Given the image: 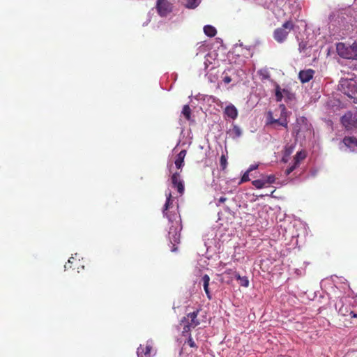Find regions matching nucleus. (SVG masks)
Returning a JSON list of instances; mask_svg holds the SVG:
<instances>
[{
	"label": "nucleus",
	"instance_id": "obj_1",
	"mask_svg": "<svg viewBox=\"0 0 357 357\" xmlns=\"http://www.w3.org/2000/svg\"><path fill=\"white\" fill-rule=\"evenodd\" d=\"M339 90L354 102H357V82L352 79H342L338 86Z\"/></svg>",
	"mask_w": 357,
	"mask_h": 357
},
{
	"label": "nucleus",
	"instance_id": "obj_2",
	"mask_svg": "<svg viewBox=\"0 0 357 357\" xmlns=\"http://www.w3.org/2000/svg\"><path fill=\"white\" fill-rule=\"evenodd\" d=\"M337 54L345 59L357 60V43L351 45H347L344 43H338L336 45Z\"/></svg>",
	"mask_w": 357,
	"mask_h": 357
},
{
	"label": "nucleus",
	"instance_id": "obj_3",
	"mask_svg": "<svg viewBox=\"0 0 357 357\" xmlns=\"http://www.w3.org/2000/svg\"><path fill=\"white\" fill-rule=\"evenodd\" d=\"M294 29V24L291 21L285 22L282 26L276 29L273 33V38L278 43H283L287 38L291 30Z\"/></svg>",
	"mask_w": 357,
	"mask_h": 357
},
{
	"label": "nucleus",
	"instance_id": "obj_4",
	"mask_svg": "<svg viewBox=\"0 0 357 357\" xmlns=\"http://www.w3.org/2000/svg\"><path fill=\"white\" fill-rule=\"evenodd\" d=\"M341 123L347 130L357 128V110L347 112L342 116Z\"/></svg>",
	"mask_w": 357,
	"mask_h": 357
},
{
	"label": "nucleus",
	"instance_id": "obj_5",
	"mask_svg": "<svg viewBox=\"0 0 357 357\" xmlns=\"http://www.w3.org/2000/svg\"><path fill=\"white\" fill-rule=\"evenodd\" d=\"M282 107V110L281 112V116L278 119H274L273 116V114L271 112H268L267 114V125L272 126L274 128H275V125L281 126L285 128L288 127V121L286 116V109L284 105H281Z\"/></svg>",
	"mask_w": 357,
	"mask_h": 357
},
{
	"label": "nucleus",
	"instance_id": "obj_6",
	"mask_svg": "<svg viewBox=\"0 0 357 357\" xmlns=\"http://www.w3.org/2000/svg\"><path fill=\"white\" fill-rule=\"evenodd\" d=\"M155 8L161 17H165L172 11V4L168 0H157Z\"/></svg>",
	"mask_w": 357,
	"mask_h": 357
},
{
	"label": "nucleus",
	"instance_id": "obj_7",
	"mask_svg": "<svg viewBox=\"0 0 357 357\" xmlns=\"http://www.w3.org/2000/svg\"><path fill=\"white\" fill-rule=\"evenodd\" d=\"M176 226H172L169 231V238L170 242L173 243L172 251H176L177 250V247H176L175 243H178L180 241V231L181 230V226L178 225V222H176Z\"/></svg>",
	"mask_w": 357,
	"mask_h": 357
},
{
	"label": "nucleus",
	"instance_id": "obj_8",
	"mask_svg": "<svg viewBox=\"0 0 357 357\" xmlns=\"http://www.w3.org/2000/svg\"><path fill=\"white\" fill-rule=\"evenodd\" d=\"M201 309H197L192 312L188 313L187 316L183 318L181 322L187 323L190 324V326L195 328L200 324L199 320L197 319L198 314L199 313Z\"/></svg>",
	"mask_w": 357,
	"mask_h": 357
},
{
	"label": "nucleus",
	"instance_id": "obj_9",
	"mask_svg": "<svg viewBox=\"0 0 357 357\" xmlns=\"http://www.w3.org/2000/svg\"><path fill=\"white\" fill-rule=\"evenodd\" d=\"M171 181L172 186L177 189L178 192L180 195L184 193L185 188L183 181L181 178L180 172H175L172 175Z\"/></svg>",
	"mask_w": 357,
	"mask_h": 357
},
{
	"label": "nucleus",
	"instance_id": "obj_10",
	"mask_svg": "<svg viewBox=\"0 0 357 357\" xmlns=\"http://www.w3.org/2000/svg\"><path fill=\"white\" fill-rule=\"evenodd\" d=\"M153 347L151 343L147 342L145 344H140L137 348L138 357H151Z\"/></svg>",
	"mask_w": 357,
	"mask_h": 357
},
{
	"label": "nucleus",
	"instance_id": "obj_11",
	"mask_svg": "<svg viewBox=\"0 0 357 357\" xmlns=\"http://www.w3.org/2000/svg\"><path fill=\"white\" fill-rule=\"evenodd\" d=\"M314 74L315 71L313 69L302 70L298 73V79L302 84L307 83L313 78Z\"/></svg>",
	"mask_w": 357,
	"mask_h": 357
},
{
	"label": "nucleus",
	"instance_id": "obj_12",
	"mask_svg": "<svg viewBox=\"0 0 357 357\" xmlns=\"http://www.w3.org/2000/svg\"><path fill=\"white\" fill-rule=\"evenodd\" d=\"M80 260L77 259L76 257H70L68 259V263L65 265L66 268H72L73 270H77V272H79L80 270L84 269V265L81 264Z\"/></svg>",
	"mask_w": 357,
	"mask_h": 357
},
{
	"label": "nucleus",
	"instance_id": "obj_13",
	"mask_svg": "<svg viewBox=\"0 0 357 357\" xmlns=\"http://www.w3.org/2000/svg\"><path fill=\"white\" fill-rule=\"evenodd\" d=\"M167 200L164 206L163 214L166 216L169 221H173L172 217L170 214L168 213L167 210L171 208L173 205V199L171 192L166 193Z\"/></svg>",
	"mask_w": 357,
	"mask_h": 357
},
{
	"label": "nucleus",
	"instance_id": "obj_14",
	"mask_svg": "<svg viewBox=\"0 0 357 357\" xmlns=\"http://www.w3.org/2000/svg\"><path fill=\"white\" fill-rule=\"evenodd\" d=\"M345 146L352 151L357 152V139L354 137H345L343 139Z\"/></svg>",
	"mask_w": 357,
	"mask_h": 357
},
{
	"label": "nucleus",
	"instance_id": "obj_15",
	"mask_svg": "<svg viewBox=\"0 0 357 357\" xmlns=\"http://www.w3.org/2000/svg\"><path fill=\"white\" fill-rule=\"evenodd\" d=\"M224 114L227 117L234 120L237 118L238 113L236 107L234 105L230 104L225 107Z\"/></svg>",
	"mask_w": 357,
	"mask_h": 357
},
{
	"label": "nucleus",
	"instance_id": "obj_16",
	"mask_svg": "<svg viewBox=\"0 0 357 357\" xmlns=\"http://www.w3.org/2000/svg\"><path fill=\"white\" fill-rule=\"evenodd\" d=\"M186 150L183 149L181 150L176 155L174 164L178 169H181L184 166V158L186 155Z\"/></svg>",
	"mask_w": 357,
	"mask_h": 357
},
{
	"label": "nucleus",
	"instance_id": "obj_17",
	"mask_svg": "<svg viewBox=\"0 0 357 357\" xmlns=\"http://www.w3.org/2000/svg\"><path fill=\"white\" fill-rule=\"evenodd\" d=\"M202 281L203 282L204 289L207 296V298L209 300H211L212 298V296H211V291H210L209 287H208L209 282H210V277L208 275L205 274L202 278Z\"/></svg>",
	"mask_w": 357,
	"mask_h": 357
},
{
	"label": "nucleus",
	"instance_id": "obj_18",
	"mask_svg": "<svg viewBox=\"0 0 357 357\" xmlns=\"http://www.w3.org/2000/svg\"><path fill=\"white\" fill-rule=\"evenodd\" d=\"M229 134L233 138H237L241 136V129L236 125H233L232 128L229 130Z\"/></svg>",
	"mask_w": 357,
	"mask_h": 357
},
{
	"label": "nucleus",
	"instance_id": "obj_19",
	"mask_svg": "<svg viewBox=\"0 0 357 357\" xmlns=\"http://www.w3.org/2000/svg\"><path fill=\"white\" fill-rule=\"evenodd\" d=\"M305 158H306V153H305V151H300L297 152V153L294 156V162L298 166L300 162H301V161L304 160Z\"/></svg>",
	"mask_w": 357,
	"mask_h": 357
},
{
	"label": "nucleus",
	"instance_id": "obj_20",
	"mask_svg": "<svg viewBox=\"0 0 357 357\" xmlns=\"http://www.w3.org/2000/svg\"><path fill=\"white\" fill-rule=\"evenodd\" d=\"M234 278L240 281V284L243 287H248L249 286V280L246 276L241 277L238 273H234Z\"/></svg>",
	"mask_w": 357,
	"mask_h": 357
},
{
	"label": "nucleus",
	"instance_id": "obj_21",
	"mask_svg": "<svg viewBox=\"0 0 357 357\" xmlns=\"http://www.w3.org/2000/svg\"><path fill=\"white\" fill-rule=\"evenodd\" d=\"M204 33L209 37H213L217 33V31H216L215 28L211 25L205 26L204 27Z\"/></svg>",
	"mask_w": 357,
	"mask_h": 357
},
{
	"label": "nucleus",
	"instance_id": "obj_22",
	"mask_svg": "<svg viewBox=\"0 0 357 357\" xmlns=\"http://www.w3.org/2000/svg\"><path fill=\"white\" fill-rule=\"evenodd\" d=\"M295 146L296 144L286 145L284 150V157H289L291 154L294 152Z\"/></svg>",
	"mask_w": 357,
	"mask_h": 357
},
{
	"label": "nucleus",
	"instance_id": "obj_23",
	"mask_svg": "<svg viewBox=\"0 0 357 357\" xmlns=\"http://www.w3.org/2000/svg\"><path fill=\"white\" fill-rule=\"evenodd\" d=\"M182 114L187 120H190L191 118V109L188 105H185L182 109Z\"/></svg>",
	"mask_w": 357,
	"mask_h": 357
},
{
	"label": "nucleus",
	"instance_id": "obj_24",
	"mask_svg": "<svg viewBox=\"0 0 357 357\" xmlns=\"http://www.w3.org/2000/svg\"><path fill=\"white\" fill-rule=\"evenodd\" d=\"M349 311H351L349 306L342 305L340 307L338 312L342 316H347L349 315Z\"/></svg>",
	"mask_w": 357,
	"mask_h": 357
},
{
	"label": "nucleus",
	"instance_id": "obj_25",
	"mask_svg": "<svg viewBox=\"0 0 357 357\" xmlns=\"http://www.w3.org/2000/svg\"><path fill=\"white\" fill-rule=\"evenodd\" d=\"M252 184L257 189H261L266 186L264 179H257L252 181Z\"/></svg>",
	"mask_w": 357,
	"mask_h": 357
},
{
	"label": "nucleus",
	"instance_id": "obj_26",
	"mask_svg": "<svg viewBox=\"0 0 357 357\" xmlns=\"http://www.w3.org/2000/svg\"><path fill=\"white\" fill-rule=\"evenodd\" d=\"M200 2L201 0H187L186 7L188 8H195Z\"/></svg>",
	"mask_w": 357,
	"mask_h": 357
},
{
	"label": "nucleus",
	"instance_id": "obj_27",
	"mask_svg": "<svg viewBox=\"0 0 357 357\" xmlns=\"http://www.w3.org/2000/svg\"><path fill=\"white\" fill-rule=\"evenodd\" d=\"M220 165L222 170L226 169L227 167V158L225 155L222 154L220 159Z\"/></svg>",
	"mask_w": 357,
	"mask_h": 357
},
{
	"label": "nucleus",
	"instance_id": "obj_28",
	"mask_svg": "<svg viewBox=\"0 0 357 357\" xmlns=\"http://www.w3.org/2000/svg\"><path fill=\"white\" fill-rule=\"evenodd\" d=\"M283 96L282 94V91L280 86L277 84L275 86V98L277 101H281L282 100Z\"/></svg>",
	"mask_w": 357,
	"mask_h": 357
},
{
	"label": "nucleus",
	"instance_id": "obj_29",
	"mask_svg": "<svg viewBox=\"0 0 357 357\" xmlns=\"http://www.w3.org/2000/svg\"><path fill=\"white\" fill-rule=\"evenodd\" d=\"M265 184H272L275 181V176L273 174H271L263 178Z\"/></svg>",
	"mask_w": 357,
	"mask_h": 357
},
{
	"label": "nucleus",
	"instance_id": "obj_30",
	"mask_svg": "<svg viewBox=\"0 0 357 357\" xmlns=\"http://www.w3.org/2000/svg\"><path fill=\"white\" fill-rule=\"evenodd\" d=\"M184 344H188L190 347L197 349V346L193 340L191 335H189L188 337V340L185 342Z\"/></svg>",
	"mask_w": 357,
	"mask_h": 357
},
{
	"label": "nucleus",
	"instance_id": "obj_31",
	"mask_svg": "<svg viewBox=\"0 0 357 357\" xmlns=\"http://www.w3.org/2000/svg\"><path fill=\"white\" fill-rule=\"evenodd\" d=\"M185 325H184V327H183V331H182V335L183 336H188L190 334V328H192V326H190V324H187V323H184Z\"/></svg>",
	"mask_w": 357,
	"mask_h": 357
},
{
	"label": "nucleus",
	"instance_id": "obj_32",
	"mask_svg": "<svg viewBox=\"0 0 357 357\" xmlns=\"http://www.w3.org/2000/svg\"><path fill=\"white\" fill-rule=\"evenodd\" d=\"M249 173L248 171H246L244 174L242 176L241 181L239 182V184H241L243 183L247 182L250 181L249 178Z\"/></svg>",
	"mask_w": 357,
	"mask_h": 357
},
{
	"label": "nucleus",
	"instance_id": "obj_33",
	"mask_svg": "<svg viewBox=\"0 0 357 357\" xmlns=\"http://www.w3.org/2000/svg\"><path fill=\"white\" fill-rule=\"evenodd\" d=\"M298 167L297 165H296L294 162L292 165L289 166L286 170H285V174L287 176L289 175L296 167Z\"/></svg>",
	"mask_w": 357,
	"mask_h": 357
},
{
	"label": "nucleus",
	"instance_id": "obj_34",
	"mask_svg": "<svg viewBox=\"0 0 357 357\" xmlns=\"http://www.w3.org/2000/svg\"><path fill=\"white\" fill-rule=\"evenodd\" d=\"M227 200V198L225 197H221L219 199H218V202L217 203V206H220V204H222L224 202H225Z\"/></svg>",
	"mask_w": 357,
	"mask_h": 357
},
{
	"label": "nucleus",
	"instance_id": "obj_35",
	"mask_svg": "<svg viewBox=\"0 0 357 357\" xmlns=\"http://www.w3.org/2000/svg\"><path fill=\"white\" fill-rule=\"evenodd\" d=\"M258 167V165H252L250 166V167L248 168V169L247 170L248 172H250L256 169H257Z\"/></svg>",
	"mask_w": 357,
	"mask_h": 357
},
{
	"label": "nucleus",
	"instance_id": "obj_36",
	"mask_svg": "<svg viewBox=\"0 0 357 357\" xmlns=\"http://www.w3.org/2000/svg\"><path fill=\"white\" fill-rule=\"evenodd\" d=\"M223 81L225 84H229L231 82V78L229 76H226L224 77Z\"/></svg>",
	"mask_w": 357,
	"mask_h": 357
},
{
	"label": "nucleus",
	"instance_id": "obj_37",
	"mask_svg": "<svg viewBox=\"0 0 357 357\" xmlns=\"http://www.w3.org/2000/svg\"><path fill=\"white\" fill-rule=\"evenodd\" d=\"M234 273H236V271H233L232 269H227L225 271V274H228V275H230V274H233L234 275Z\"/></svg>",
	"mask_w": 357,
	"mask_h": 357
},
{
	"label": "nucleus",
	"instance_id": "obj_38",
	"mask_svg": "<svg viewBox=\"0 0 357 357\" xmlns=\"http://www.w3.org/2000/svg\"><path fill=\"white\" fill-rule=\"evenodd\" d=\"M349 315L351 318H357V313H355L352 310L349 311Z\"/></svg>",
	"mask_w": 357,
	"mask_h": 357
},
{
	"label": "nucleus",
	"instance_id": "obj_39",
	"mask_svg": "<svg viewBox=\"0 0 357 357\" xmlns=\"http://www.w3.org/2000/svg\"><path fill=\"white\" fill-rule=\"evenodd\" d=\"M288 158L289 157H284V154L283 155V158H282V161L284 162H287L288 161Z\"/></svg>",
	"mask_w": 357,
	"mask_h": 357
}]
</instances>
